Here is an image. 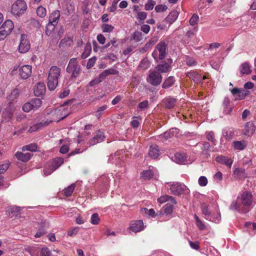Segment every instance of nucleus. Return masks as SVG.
<instances>
[{
    "mask_svg": "<svg viewBox=\"0 0 256 256\" xmlns=\"http://www.w3.org/2000/svg\"><path fill=\"white\" fill-rule=\"evenodd\" d=\"M28 8L27 4L24 0H17L12 6L11 12L16 16L24 14Z\"/></svg>",
    "mask_w": 256,
    "mask_h": 256,
    "instance_id": "39448f33",
    "label": "nucleus"
},
{
    "mask_svg": "<svg viewBox=\"0 0 256 256\" xmlns=\"http://www.w3.org/2000/svg\"><path fill=\"white\" fill-rule=\"evenodd\" d=\"M33 110H36L40 108L42 104V101L40 99L36 98L30 102Z\"/></svg>",
    "mask_w": 256,
    "mask_h": 256,
    "instance_id": "72a5a7b5",
    "label": "nucleus"
},
{
    "mask_svg": "<svg viewBox=\"0 0 256 256\" xmlns=\"http://www.w3.org/2000/svg\"><path fill=\"white\" fill-rule=\"evenodd\" d=\"M198 182L201 186H205L208 184V179L204 176H201L198 178Z\"/></svg>",
    "mask_w": 256,
    "mask_h": 256,
    "instance_id": "5fc2aeb1",
    "label": "nucleus"
},
{
    "mask_svg": "<svg viewBox=\"0 0 256 256\" xmlns=\"http://www.w3.org/2000/svg\"><path fill=\"white\" fill-rule=\"evenodd\" d=\"M100 221V218L98 216V214L94 213L92 215L91 218H90V222L92 224H94V225L98 224L99 223Z\"/></svg>",
    "mask_w": 256,
    "mask_h": 256,
    "instance_id": "09e8293b",
    "label": "nucleus"
},
{
    "mask_svg": "<svg viewBox=\"0 0 256 256\" xmlns=\"http://www.w3.org/2000/svg\"><path fill=\"white\" fill-rule=\"evenodd\" d=\"M247 146V143L246 141H234L232 143V146L234 149L242 150H243Z\"/></svg>",
    "mask_w": 256,
    "mask_h": 256,
    "instance_id": "cd10ccee",
    "label": "nucleus"
},
{
    "mask_svg": "<svg viewBox=\"0 0 256 256\" xmlns=\"http://www.w3.org/2000/svg\"><path fill=\"white\" fill-rule=\"evenodd\" d=\"M245 169L244 168H236L234 171V174L237 178H242L244 176Z\"/></svg>",
    "mask_w": 256,
    "mask_h": 256,
    "instance_id": "79ce46f5",
    "label": "nucleus"
},
{
    "mask_svg": "<svg viewBox=\"0 0 256 256\" xmlns=\"http://www.w3.org/2000/svg\"><path fill=\"white\" fill-rule=\"evenodd\" d=\"M253 196L252 193L248 191H244L237 197V200L234 201L230 206L231 210H236L240 212L246 213L248 211L246 208H244L250 206L252 202Z\"/></svg>",
    "mask_w": 256,
    "mask_h": 256,
    "instance_id": "f257e3e1",
    "label": "nucleus"
},
{
    "mask_svg": "<svg viewBox=\"0 0 256 256\" xmlns=\"http://www.w3.org/2000/svg\"><path fill=\"white\" fill-rule=\"evenodd\" d=\"M201 210L202 214L204 215V218L207 220H211L210 218H208V216H210L211 212L206 204L203 203L202 204Z\"/></svg>",
    "mask_w": 256,
    "mask_h": 256,
    "instance_id": "7c9ffc66",
    "label": "nucleus"
},
{
    "mask_svg": "<svg viewBox=\"0 0 256 256\" xmlns=\"http://www.w3.org/2000/svg\"><path fill=\"white\" fill-rule=\"evenodd\" d=\"M158 202L160 204H163L166 202H170L176 204L175 198L174 197L168 195L161 196L158 199Z\"/></svg>",
    "mask_w": 256,
    "mask_h": 256,
    "instance_id": "a878e982",
    "label": "nucleus"
},
{
    "mask_svg": "<svg viewBox=\"0 0 256 256\" xmlns=\"http://www.w3.org/2000/svg\"><path fill=\"white\" fill-rule=\"evenodd\" d=\"M37 148V144H36L32 143L22 146V150L24 152L26 150L36 152Z\"/></svg>",
    "mask_w": 256,
    "mask_h": 256,
    "instance_id": "58836bf2",
    "label": "nucleus"
},
{
    "mask_svg": "<svg viewBox=\"0 0 256 256\" xmlns=\"http://www.w3.org/2000/svg\"><path fill=\"white\" fill-rule=\"evenodd\" d=\"M96 58L94 56L89 59L86 64L87 68H90L92 67L96 63Z\"/></svg>",
    "mask_w": 256,
    "mask_h": 256,
    "instance_id": "69168bd1",
    "label": "nucleus"
},
{
    "mask_svg": "<svg viewBox=\"0 0 256 256\" xmlns=\"http://www.w3.org/2000/svg\"><path fill=\"white\" fill-rule=\"evenodd\" d=\"M32 154L30 152L23 153L22 152H17L15 154L16 158L22 162H26L30 160Z\"/></svg>",
    "mask_w": 256,
    "mask_h": 256,
    "instance_id": "6ab92c4d",
    "label": "nucleus"
},
{
    "mask_svg": "<svg viewBox=\"0 0 256 256\" xmlns=\"http://www.w3.org/2000/svg\"><path fill=\"white\" fill-rule=\"evenodd\" d=\"M186 76L190 79H192L195 83H201L202 84V80L208 78L206 76H203L196 72L190 71L188 72L186 74Z\"/></svg>",
    "mask_w": 256,
    "mask_h": 256,
    "instance_id": "ddd939ff",
    "label": "nucleus"
},
{
    "mask_svg": "<svg viewBox=\"0 0 256 256\" xmlns=\"http://www.w3.org/2000/svg\"><path fill=\"white\" fill-rule=\"evenodd\" d=\"M144 228V225L142 220H133L130 224V229L134 232H140Z\"/></svg>",
    "mask_w": 256,
    "mask_h": 256,
    "instance_id": "4468645a",
    "label": "nucleus"
},
{
    "mask_svg": "<svg viewBox=\"0 0 256 256\" xmlns=\"http://www.w3.org/2000/svg\"><path fill=\"white\" fill-rule=\"evenodd\" d=\"M148 154L152 158H156L160 154L158 146L156 144L150 146L149 148Z\"/></svg>",
    "mask_w": 256,
    "mask_h": 256,
    "instance_id": "4be33fe9",
    "label": "nucleus"
},
{
    "mask_svg": "<svg viewBox=\"0 0 256 256\" xmlns=\"http://www.w3.org/2000/svg\"><path fill=\"white\" fill-rule=\"evenodd\" d=\"M101 28L104 32H110L114 29V27L112 25L108 24H103Z\"/></svg>",
    "mask_w": 256,
    "mask_h": 256,
    "instance_id": "de8ad7c7",
    "label": "nucleus"
},
{
    "mask_svg": "<svg viewBox=\"0 0 256 256\" xmlns=\"http://www.w3.org/2000/svg\"><path fill=\"white\" fill-rule=\"evenodd\" d=\"M147 16V14L146 12H138L137 18L140 20H144Z\"/></svg>",
    "mask_w": 256,
    "mask_h": 256,
    "instance_id": "774afa93",
    "label": "nucleus"
},
{
    "mask_svg": "<svg viewBox=\"0 0 256 256\" xmlns=\"http://www.w3.org/2000/svg\"><path fill=\"white\" fill-rule=\"evenodd\" d=\"M14 28V25L12 22L10 20H6L0 27V29L4 30V32L8 36L12 31Z\"/></svg>",
    "mask_w": 256,
    "mask_h": 256,
    "instance_id": "2eb2a0df",
    "label": "nucleus"
},
{
    "mask_svg": "<svg viewBox=\"0 0 256 256\" xmlns=\"http://www.w3.org/2000/svg\"><path fill=\"white\" fill-rule=\"evenodd\" d=\"M105 138L104 133L100 130H98L94 134L92 138L90 139L87 142L88 146H94L98 143L104 141Z\"/></svg>",
    "mask_w": 256,
    "mask_h": 256,
    "instance_id": "1a4fd4ad",
    "label": "nucleus"
},
{
    "mask_svg": "<svg viewBox=\"0 0 256 256\" xmlns=\"http://www.w3.org/2000/svg\"><path fill=\"white\" fill-rule=\"evenodd\" d=\"M46 90V86L44 82H38L34 88L35 96H40L42 95Z\"/></svg>",
    "mask_w": 256,
    "mask_h": 256,
    "instance_id": "a211bd4d",
    "label": "nucleus"
},
{
    "mask_svg": "<svg viewBox=\"0 0 256 256\" xmlns=\"http://www.w3.org/2000/svg\"><path fill=\"white\" fill-rule=\"evenodd\" d=\"M64 163V159L62 158H54L50 166L53 170H56Z\"/></svg>",
    "mask_w": 256,
    "mask_h": 256,
    "instance_id": "c85d7f7f",
    "label": "nucleus"
},
{
    "mask_svg": "<svg viewBox=\"0 0 256 256\" xmlns=\"http://www.w3.org/2000/svg\"><path fill=\"white\" fill-rule=\"evenodd\" d=\"M198 19V16L196 14H194L189 20L190 24L192 26L196 25L197 24Z\"/></svg>",
    "mask_w": 256,
    "mask_h": 256,
    "instance_id": "4d7b16f0",
    "label": "nucleus"
},
{
    "mask_svg": "<svg viewBox=\"0 0 256 256\" xmlns=\"http://www.w3.org/2000/svg\"><path fill=\"white\" fill-rule=\"evenodd\" d=\"M19 75L22 80H26L30 76L32 73V67L30 65H24L20 68Z\"/></svg>",
    "mask_w": 256,
    "mask_h": 256,
    "instance_id": "f8f14e48",
    "label": "nucleus"
},
{
    "mask_svg": "<svg viewBox=\"0 0 256 256\" xmlns=\"http://www.w3.org/2000/svg\"><path fill=\"white\" fill-rule=\"evenodd\" d=\"M154 176V173L152 170L144 171L141 174V177L144 180H148Z\"/></svg>",
    "mask_w": 256,
    "mask_h": 256,
    "instance_id": "e433bc0d",
    "label": "nucleus"
},
{
    "mask_svg": "<svg viewBox=\"0 0 256 256\" xmlns=\"http://www.w3.org/2000/svg\"><path fill=\"white\" fill-rule=\"evenodd\" d=\"M167 45L164 41L158 43L152 53L155 60H164L166 54Z\"/></svg>",
    "mask_w": 256,
    "mask_h": 256,
    "instance_id": "20e7f679",
    "label": "nucleus"
},
{
    "mask_svg": "<svg viewBox=\"0 0 256 256\" xmlns=\"http://www.w3.org/2000/svg\"><path fill=\"white\" fill-rule=\"evenodd\" d=\"M142 210V212H144L146 214H148L149 216H152V217H154L156 216L155 211L152 208L148 210L146 208H144Z\"/></svg>",
    "mask_w": 256,
    "mask_h": 256,
    "instance_id": "e2e57ef3",
    "label": "nucleus"
},
{
    "mask_svg": "<svg viewBox=\"0 0 256 256\" xmlns=\"http://www.w3.org/2000/svg\"><path fill=\"white\" fill-rule=\"evenodd\" d=\"M20 94L19 90L18 89L15 88L14 89L10 94L8 96V100L10 101V102H12L16 98H17Z\"/></svg>",
    "mask_w": 256,
    "mask_h": 256,
    "instance_id": "c03bdc74",
    "label": "nucleus"
},
{
    "mask_svg": "<svg viewBox=\"0 0 256 256\" xmlns=\"http://www.w3.org/2000/svg\"><path fill=\"white\" fill-rule=\"evenodd\" d=\"M46 233V231L44 226H42L41 228H40L37 232L35 234L34 237L36 238H40L42 236L44 235Z\"/></svg>",
    "mask_w": 256,
    "mask_h": 256,
    "instance_id": "13d9d810",
    "label": "nucleus"
},
{
    "mask_svg": "<svg viewBox=\"0 0 256 256\" xmlns=\"http://www.w3.org/2000/svg\"><path fill=\"white\" fill-rule=\"evenodd\" d=\"M52 118L48 120H52L54 122H59L66 118L70 114L68 108H66L64 106H60L58 108L54 109L51 112Z\"/></svg>",
    "mask_w": 256,
    "mask_h": 256,
    "instance_id": "423d86ee",
    "label": "nucleus"
},
{
    "mask_svg": "<svg viewBox=\"0 0 256 256\" xmlns=\"http://www.w3.org/2000/svg\"><path fill=\"white\" fill-rule=\"evenodd\" d=\"M117 74V71L113 68H109L104 70L103 72L99 74L98 78L102 82L106 76L110 74Z\"/></svg>",
    "mask_w": 256,
    "mask_h": 256,
    "instance_id": "b1692460",
    "label": "nucleus"
},
{
    "mask_svg": "<svg viewBox=\"0 0 256 256\" xmlns=\"http://www.w3.org/2000/svg\"><path fill=\"white\" fill-rule=\"evenodd\" d=\"M174 135V129L172 128L170 130L168 131H166L162 134L159 136V138L162 140H166L170 138H171Z\"/></svg>",
    "mask_w": 256,
    "mask_h": 256,
    "instance_id": "473e14b6",
    "label": "nucleus"
},
{
    "mask_svg": "<svg viewBox=\"0 0 256 256\" xmlns=\"http://www.w3.org/2000/svg\"><path fill=\"white\" fill-rule=\"evenodd\" d=\"M78 232V228L74 227L68 232V235L72 236L77 234Z\"/></svg>",
    "mask_w": 256,
    "mask_h": 256,
    "instance_id": "0e129e2a",
    "label": "nucleus"
},
{
    "mask_svg": "<svg viewBox=\"0 0 256 256\" xmlns=\"http://www.w3.org/2000/svg\"><path fill=\"white\" fill-rule=\"evenodd\" d=\"M51 122L52 120H42L41 122L37 123L34 124V126H30L28 131L29 132H36L39 129H40L44 126H48Z\"/></svg>",
    "mask_w": 256,
    "mask_h": 256,
    "instance_id": "dca6fc26",
    "label": "nucleus"
},
{
    "mask_svg": "<svg viewBox=\"0 0 256 256\" xmlns=\"http://www.w3.org/2000/svg\"><path fill=\"white\" fill-rule=\"evenodd\" d=\"M178 14L179 13L177 11L172 10L166 18L165 20L170 24H172L177 19Z\"/></svg>",
    "mask_w": 256,
    "mask_h": 256,
    "instance_id": "393cba45",
    "label": "nucleus"
},
{
    "mask_svg": "<svg viewBox=\"0 0 256 256\" xmlns=\"http://www.w3.org/2000/svg\"><path fill=\"white\" fill-rule=\"evenodd\" d=\"M162 77L158 72H150L149 74L146 78L147 82L154 86L159 85L162 80Z\"/></svg>",
    "mask_w": 256,
    "mask_h": 256,
    "instance_id": "0eeeda50",
    "label": "nucleus"
},
{
    "mask_svg": "<svg viewBox=\"0 0 256 256\" xmlns=\"http://www.w3.org/2000/svg\"><path fill=\"white\" fill-rule=\"evenodd\" d=\"M175 82L174 76H170L164 82L162 87L163 88H168L172 86Z\"/></svg>",
    "mask_w": 256,
    "mask_h": 256,
    "instance_id": "c756f323",
    "label": "nucleus"
},
{
    "mask_svg": "<svg viewBox=\"0 0 256 256\" xmlns=\"http://www.w3.org/2000/svg\"><path fill=\"white\" fill-rule=\"evenodd\" d=\"M67 73L71 74L70 78L72 80L76 78L80 74V66L78 64L76 58L70 59L66 68Z\"/></svg>",
    "mask_w": 256,
    "mask_h": 256,
    "instance_id": "7ed1b4c3",
    "label": "nucleus"
},
{
    "mask_svg": "<svg viewBox=\"0 0 256 256\" xmlns=\"http://www.w3.org/2000/svg\"><path fill=\"white\" fill-rule=\"evenodd\" d=\"M194 217L196 220V224L198 228L201 230H204L206 228V226L204 222L200 220L196 214H194Z\"/></svg>",
    "mask_w": 256,
    "mask_h": 256,
    "instance_id": "a19ab883",
    "label": "nucleus"
},
{
    "mask_svg": "<svg viewBox=\"0 0 256 256\" xmlns=\"http://www.w3.org/2000/svg\"><path fill=\"white\" fill-rule=\"evenodd\" d=\"M72 42V39L71 38L68 37L62 39L60 42V44L63 46L64 44H70Z\"/></svg>",
    "mask_w": 256,
    "mask_h": 256,
    "instance_id": "680f3d73",
    "label": "nucleus"
},
{
    "mask_svg": "<svg viewBox=\"0 0 256 256\" xmlns=\"http://www.w3.org/2000/svg\"><path fill=\"white\" fill-rule=\"evenodd\" d=\"M76 188V185L74 184H72L68 188H66L64 190V195L67 197L70 196H72L74 188Z\"/></svg>",
    "mask_w": 256,
    "mask_h": 256,
    "instance_id": "c9c22d12",
    "label": "nucleus"
},
{
    "mask_svg": "<svg viewBox=\"0 0 256 256\" xmlns=\"http://www.w3.org/2000/svg\"><path fill=\"white\" fill-rule=\"evenodd\" d=\"M168 7L164 4H158L155 7V10L157 12H160L166 11Z\"/></svg>",
    "mask_w": 256,
    "mask_h": 256,
    "instance_id": "6e6d98bb",
    "label": "nucleus"
},
{
    "mask_svg": "<svg viewBox=\"0 0 256 256\" xmlns=\"http://www.w3.org/2000/svg\"><path fill=\"white\" fill-rule=\"evenodd\" d=\"M60 74L61 69L57 66L50 68L47 79V86L49 90H54L56 88Z\"/></svg>",
    "mask_w": 256,
    "mask_h": 256,
    "instance_id": "f03ea898",
    "label": "nucleus"
},
{
    "mask_svg": "<svg viewBox=\"0 0 256 256\" xmlns=\"http://www.w3.org/2000/svg\"><path fill=\"white\" fill-rule=\"evenodd\" d=\"M156 68L158 70L157 72H166L170 70V66L168 63L164 62L162 64H158Z\"/></svg>",
    "mask_w": 256,
    "mask_h": 256,
    "instance_id": "2f4dec72",
    "label": "nucleus"
},
{
    "mask_svg": "<svg viewBox=\"0 0 256 256\" xmlns=\"http://www.w3.org/2000/svg\"><path fill=\"white\" fill-rule=\"evenodd\" d=\"M216 160L220 164L230 166L232 163V160L227 156H218L216 158Z\"/></svg>",
    "mask_w": 256,
    "mask_h": 256,
    "instance_id": "5701e85b",
    "label": "nucleus"
},
{
    "mask_svg": "<svg viewBox=\"0 0 256 256\" xmlns=\"http://www.w3.org/2000/svg\"><path fill=\"white\" fill-rule=\"evenodd\" d=\"M176 204L173 202H168L164 207V212L166 214H171L173 212L174 206Z\"/></svg>",
    "mask_w": 256,
    "mask_h": 256,
    "instance_id": "f704fd0d",
    "label": "nucleus"
},
{
    "mask_svg": "<svg viewBox=\"0 0 256 256\" xmlns=\"http://www.w3.org/2000/svg\"><path fill=\"white\" fill-rule=\"evenodd\" d=\"M232 95L235 97L236 100H242L244 99L246 96L250 94V91L246 90L242 88H235L230 90Z\"/></svg>",
    "mask_w": 256,
    "mask_h": 256,
    "instance_id": "9d476101",
    "label": "nucleus"
},
{
    "mask_svg": "<svg viewBox=\"0 0 256 256\" xmlns=\"http://www.w3.org/2000/svg\"><path fill=\"white\" fill-rule=\"evenodd\" d=\"M174 158V160L176 162L182 164L184 163L186 157L184 153L178 152L176 154Z\"/></svg>",
    "mask_w": 256,
    "mask_h": 256,
    "instance_id": "bb28decb",
    "label": "nucleus"
},
{
    "mask_svg": "<svg viewBox=\"0 0 256 256\" xmlns=\"http://www.w3.org/2000/svg\"><path fill=\"white\" fill-rule=\"evenodd\" d=\"M56 24H51L50 22L46 26V34L48 36H50L52 32L54 30Z\"/></svg>",
    "mask_w": 256,
    "mask_h": 256,
    "instance_id": "49530a36",
    "label": "nucleus"
},
{
    "mask_svg": "<svg viewBox=\"0 0 256 256\" xmlns=\"http://www.w3.org/2000/svg\"><path fill=\"white\" fill-rule=\"evenodd\" d=\"M30 48V44L26 38V36L23 34L20 36V42L18 46V51L20 53H26Z\"/></svg>",
    "mask_w": 256,
    "mask_h": 256,
    "instance_id": "9b49d317",
    "label": "nucleus"
},
{
    "mask_svg": "<svg viewBox=\"0 0 256 256\" xmlns=\"http://www.w3.org/2000/svg\"><path fill=\"white\" fill-rule=\"evenodd\" d=\"M255 130L256 128L254 122H249L246 123L243 132L244 135L250 136L254 133Z\"/></svg>",
    "mask_w": 256,
    "mask_h": 256,
    "instance_id": "f3484780",
    "label": "nucleus"
},
{
    "mask_svg": "<svg viewBox=\"0 0 256 256\" xmlns=\"http://www.w3.org/2000/svg\"><path fill=\"white\" fill-rule=\"evenodd\" d=\"M156 2L153 0H148L144 6V9L146 10H152L156 4Z\"/></svg>",
    "mask_w": 256,
    "mask_h": 256,
    "instance_id": "3c124183",
    "label": "nucleus"
},
{
    "mask_svg": "<svg viewBox=\"0 0 256 256\" xmlns=\"http://www.w3.org/2000/svg\"><path fill=\"white\" fill-rule=\"evenodd\" d=\"M60 16V12L56 10L52 12L49 16V22L54 24H57Z\"/></svg>",
    "mask_w": 256,
    "mask_h": 256,
    "instance_id": "412c9836",
    "label": "nucleus"
},
{
    "mask_svg": "<svg viewBox=\"0 0 256 256\" xmlns=\"http://www.w3.org/2000/svg\"><path fill=\"white\" fill-rule=\"evenodd\" d=\"M142 120L140 116H134L132 118V120L130 122V125L133 128H137L140 125V122L138 120Z\"/></svg>",
    "mask_w": 256,
    "mask_h": 256,
    "instance_id": "8fccbe9b",
    "label": "nucleus"
},
{
    "mask_svg": "<svg viewBox=\"0 0 256 256\" xmlns=\"http://www.w3.org/2000/svg\"><path fill=\"white\" fill-rule=\"evenodd\" d=\"M41 256H50L51 252L50 250L48 248H43L41 250Z\"/></svg>",
    "mask_w": 256,
    "mask_h": 256,
    "instance_id": "052dcab7",
    "label": "nucleus"
},
{
    "mask_svg": "<svg viewBox=\"0 0 256 256\" xmlns=\"http://www.w3.org/2000/svg\"><path fill=\"white\" fill-rule=\"evenodd\" d=\"M131 40H134L136 42L140 41L142 40V32L138 31H135L132 36Z\"/></svg>",
    "mask_w": 256,
    "mask_h": 256,
    "instance_id": "37998d69",
    "label": "nucleus"
},
{
    "mask_svg": "<svg viewBox=\"0 0 256 256\" xmlns=\"http://www.w3.org/2000/svg\"><path fill=\"white\" fill-rule=\"evenodd\" d=\"M107 108L106 105H104L100 106L98 110L96 112V116L99 118L102 114V112H104Z\"/></svg>",
    "mask_w": 256,
    "mask_h": 256,
    "instance_id": "bf43d9fd",
    "label": "nucleus"
},
{
    "mask_svg": "<svg viewBox=\"0 0 256 256\" xmlns=\"http://www.w3.org/2000/svg\"><path fill=\"white\" fill-rule=\"evenodd\" d=\"M36 14L38 16L44 18L46 14V9L42 6H38L36 10Z\"/></svg>",
    "mask_w": 256,
    "mask_h": 256,
    "instance_id": "a18cd8bd",
    "label": "nucleus"
},
{
    "mask_svg": "<svg viewBox=\"0 0 256 256\" xmlns=\"http://www.w3.org/2000/svg\"><path fill=\"white\" fill-rule=\"evenodd\" d=\"M176 101L177 99L171 96L166 98L164 100L165 108L168 109L173 108L175 106Z\"/></svg>",
    "mask_w": 256,
    "mask_h": 256,
    "instance_id": "aec40b11",
    "label": "nucleus"
},
{
    "mask_svg": "<svg viewBox=\"0 0 256 256\" xmlns=\"http://www.w3.org/2000/svg\"><path fill=\"white\" fill-rule=\"evenodd\" d=\"M91 50V44L88 43L86 44L84 47V52L82 54V58L83 59L86 58L90 54Z\"/></svg>",
    "mask_w": 256,
    "mask_h": 256,
    "instance_id": "ea45409f",
    "label": "nucleus"
},
{
    "mask_svg": "<svg viewBox=\"0 0 256 256\" xmlns=\"http://www.w3.org/2000/svg\"><path fill=\"white\" fill-rule=\"evenodd\" d=\"M32 110H33V108L30 102H27L22 106V110L26 112H28Z\"/></svg>",
    "mask_w": 256,
    "mask_h": 256,
    "instance_id": "864d4df0",
    "label": "nucleus"
},
{
    "mask_svg": "<svg viewBox=\"0 0 256 256\" xmlns=\"http://www.w3.org/2000/svg\"><path fill=\"white\" fill-rule=\"evenodd\" d=\"M184 185L178 182H174L172 184L168 183L166 185V187L170 190L171 194L176 196L182 194L184 190Z\"/></svg>",
    "mask_w": 256,
    "mask_h": 256,
    "instance_id": "6e6552de",
    "label": "nucleus"
},
{
    "mask_svg": "<svg viewBox=\"0 0 256 256\" xmlns=\"http://www.w3.org/2000/svg\"><path fill=\"white\" fill-rule=\"evenodd\" d=\"M210 146L209 142H204L203 144V146L202 148V150L204 152H208L210 150Z\"/></svg>",
    "mask_w": 256,
    "mask_h": 256,
    "instance_id": "338daca9",
    "label": "nucleus"
},
{
    "mask_svg": "<svg viewBox=\"0 0 256 256\" xmlns=\"http://www.w3.org/2000/svg\"><path fill=\"white\" fill-rule=\"evenodd\" d=\"M240 72L242 74H249L250 72L248 62H244L241 65Z\"/></svg>",
    "mask_w": 256,
    "mask_h": 256,
    "instance_id": "4c0bfd02",
    "label": "nucleus"
},
{
    "mask_svg": "<svg viewBox=\"0 0 256 256\" xmlns=\"http://www.w3.org/2000/svg\"><path fill=\"white\" fill-rule=\"evenodd\" d=\"M148 106V100H145L139 103L138 108L140 110H143L147 108Z\"/></svg>",
    "mask_w": 256,
    "mask_h": 256,
    "instance_id": "603ef678",
    "label": "nucleus"
}]
</instances>
